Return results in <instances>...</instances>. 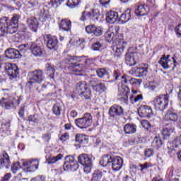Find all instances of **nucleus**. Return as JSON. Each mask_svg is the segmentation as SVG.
<instances>
[{"label": "nucleus", "mask_w": 181, "mask_h": 181, "mask_svg": "<svg viewBox=\"0 0 181 181\" xmlns=\"http://www.w3.org/2000/svg\"><path fill=\"white\" fill-rule=\"evenodd\" d=\"M138 114L143 118H151L153 115V112L151 106L142 105L139 108Z\"/></svg>", "instance_id": "12"}, {"label": "nucleus", "mask_w": 181, "mask_h": 181, "mask_svg": "<svg viewBox=\"0 0 181 181\" xmlns=\"http://www.w3.org/2000/svg\"><path fill=\"white\" fill-rule=\"evenodd\" d=\"M129 88L128 86H121L118 90V100L123 101L124 104H128V95H129Z\"/></svg>", "instance_id": "9"}, {"label": "nucleus", "mask_w": 181, "mask_h": 181, "mask_svg": "<svg viewBox=\"0 0 181 181\" xmlns=\"http://www.w3.org/2000/svg\"><path fill=\"white\" fill-rule=\"evenodd\" d=\"M46 69L49 71V74H54L55 70L50 64H47Z\"/></svg>", "instance_id": "55"}, {"label": "nucleus", "mask_w": 181, "mask_h": 181, "mask_svg": "<svg viewBox=\"0 0 181 181\" xmlns=\"http://www.w3.org/2000/svg\"><path fill=\"white\" fill-rule=\"evenodd\" d=\"M75 124L81 129L88 128L93 124V116L90 113H85L82 117L75 119Z\"/></svg>", "instance_id": "4"}, {"label": "nucleus", "mask_w": 181, "mask_h": 181, "mask_svg": "<svg viewBox=\"0 0 181 181\" xmlns=\"http://www.w3.org/2000/svg\"><path fill=\"white\" fill-rule=\"evenodd\" d=\"M78 162L83 166L93 163V160L87 154H81L78 157Z\"/></svg>", "instance_id": "20"}, {"label": "nucleus", "mask_w": 181, "mask_h": 181, "mask_svg": "<svg viewBox=\"0 0 181 181\" xmlns=\"http://www.w3.org/2000/svg\"><path fill=\"white\" fill-rule=\"evenodd\" d=\"M54 5H57V1L56 0H51L49 2H48V6L49 8H53Z\"/></svg>", "instance_id": "62"}, {"label": "nucleus", "mask_w": 181, "mask_h": 181, "mask_svg": "<svg viewBox=\"0 0 181 181\" xmlns=\"http://www.w3.org/2000/svg\"><path fill=\"white\" fill-rule=\"evenodd\" d=\"M105 39L106 42H111V40H112L114 39V33H112L111 31H107L105 34Z\"/></svg>", "instance_id": "48"}, {"label": "nucleus", "mask_w": 181, "mask_h": 181, "mask_svg": "<svg viewBox=\"0 0 181 181\" xmlns=\"http://www.w3.org/2000/svg\"><path fill=\"white\" fill-rule=\"evenodd\" d=\"M19 19H21V16L17 14H13L11 21L6 22V30L7 33L12 35L16 33L18 28L19 26Z\"/></svg>", "instance_id": "5"}, {"label": "nucleus", "mask_w": 181, "mask_h": 181, "mask_svg": "<svg viewBox=\"0 0 181 181\" xmlns=\"http://www.w3.org/2000/svg\"><path fill=\"white\" fill-rule=\"evenodd\" d=\"M74 156H67L65 157V163L71 164L74 162Z\"/></svg>", "instance_id": "53"}, {"label": "nucleus", "mask_w": 181, "mask_h": 181, "mask_svg": "<svg viewBox=\"0 0 181 181\" xmlns=\"http://www.w3.org/2000/svg\"><path fill=\"white\" fill-rule=\"evenodd\" d=\"M122 83L124 84H141L142 83V79H136L132 78L127 74L122 76Z\"/></svg>", "instance_id": "18"}, {"label": "nucleus", "mask_w": 181, "mask_h": 181, "mask_svg": "<svg viewBox=\"0 0 181 181\" xmlns=\"http://www.w3.org/2000/svg\"><path fill=\"white\" fill-rule=\"evenodd\" d=\"M124 131L125 134H135L136 132V126L135 124H127L124 125Z\"/></svg>", "instance_id": "30"}, {"label": "nucleus", "mask_w": 181, "mask_h": 181, "mask_svg": "<svg viewBox=\"0 0 181 181\" xmlns=\"http://www.w3.org/2000/svg\"><path fill=\"white\" fill-rule=\"evenodd\" d=\"M134 73L136 77H142L148 74V66L145 67H139L134 70Z\"/></svg>", "instance_id": "28"}, {"label": "nucleus", "mask_w": 181, "mask_h": 181, "mask_svg": "<svg viewBox=\"0 0 181 181\" xmlns=\"http://www.w3.org/2000/svg\"><path fill=\"white\" fill-rule=\"evenodd\" d=\"M173 144L175 145V148H177L179 145H181V136H177L173 141Z\"/></svg>", "instance_id": "52"}, {"label": "nucleus", "mask_w": 181, "mask_h": 181, "mask_svg": "<svg viewBox=\"0 0 181 181\" xmlns=\"http://www.w3.org/2000/svg\"><path fill=\"white\" fill-rule=\"evenodd\" d=\"M89 84H90V86H91L93 90H94V87H95V86H97V84H98V80H97L95 78L90 80Z\"/></svg>", "instance_id": "56"}, {"label": "nucleus", "mask_w": 181, "mask_h": 181, "mask_svg": "<svg viewBox=\"0 0 181 181\" xmlns=\"http://www.w3.org/2000/svg\"><path fill=\"white\" fill-rule=\"evenodd\" d=\"M11 160L9 159V156L4 151L3 152V156L0 158V169H9L11 168Z\"/></svg>", "instance_id": "14"}, {"label": "nucleus", "mask_w": 181, "mask_h": 181, "mask_svg": "<svg viewBox=\"0 0 181 181\" xmlns=\"http://www.w3.org/2000/svg\"><path fill=\"white\" fill-rule=\"evenodd\" d=\"M94 91L98 93V94H103L105 91H107V86L105 83H99L95 86H94Z\"/></svg>", "instance_id": "29"}, {"label": "nucleus", "mask_w": 181, "mask_h": 181, "mask_svg": "<svg viewBox=\"0 0 181 181\" xmlns=\"http://www.w3.org/2000/svg\"><path fill=\"white\" fill-rule=\"evenodd\" d=\"M138 54L135 52L127 53L125 54V63L127 66H135L136 64V57Z\"/></svg>", "instance_id": "17"}, {"label": "nucleus", "mask_w": 181, "mask_h": 181, "mask_svg": "<svg viewBox=\"0 0 181 181\" xmlns=\"http://www.w3.org/2000/svg\"><path fill=\"white\" fill-rule=\"evenodd\" d=\"M86 32L91 36H101L103 35V28L97 27L95 25H89L86 27Z\"/></svg>", "instance_id": "10"}, {"label": "nucleus", "mask_w": 181, "mask_h": 181, "mask_svg": "<svg viewBox=\"0 0 181 181\" xmlns=\"http://www.w3.org/2000/svg\"><path fill=\"white\" fill-rule=\"evenodd\" d=\"M63 107V103H57L54 105L52 107L53 114L55 115H60L62 114V107Z\"/></svg>", "instance_id": "35"}, {"label": "nucleus", "mask_w": 181, "mask_h": 181, "mask_svg": "<svg viewBox=\"0 0 181 181\" xmlns=\"http://www.w3.org/2000/svg\"><path fill=\"white\" fill-rule=\"evenodd\" d=\"M149 13V6L148 5H139L135 11L136 16H145Z\"/></svg>", "instance_id": "19"}, {"label": "nucleus", "mask_w": 181, "mask_h": 181, "mask_svg": "<svg viewBox=\"0 0 181 181\" xmlns=\"http://www.w3.org/2000/svg\"><path fill=\"white\" fill-rule=\"evenodd\" d=\"M112 160V156L107 154L102 157V159L100 160V165H102V166H109L110 168Z\"/></svg>", "instance_id": "26"}, {"label": "nucleus", "mask_w": 181, "mask_h": 181, "mask_svg": "<svg viewBox=\"0 0 181 181\" xmlns=\"http://www.w3.org/2000/svg\"><path fill=\"white\" fill-rule=\"evenodd\" d=\"M155 110L163 111L169 105V95L163 94L156 97L153 101Z\"/></svg>", "instance_id": "2"}, {"label": "nucleus", "mask_w": 181, "mask_h": 181, "mask_svg": "<svg viewBox=\"0 0 181 181\" xmlns=\"http://www.w3.org/2000/svg\"><path fill=\"white\" fill-rule=\"evenodd\" d=\"M170 62V60L166 59V58H165V55H163V57L160 58L158 63H159V64H160V66H162V67L163 69H169V67H170L169 62Z\"/></svg>", "instance_id": "41"}, {"label": "nucleus", "mask_w": 181, "mask_h": 181, "mask_svg": "<svg viewBox=\"0 0 181 181\" xmlns=\"http://www.w3.org/2000/svg\"><path fill=\"white\" fill-rule=\"evenodd\" d=\"M28 24L33 32H36V30H37V26H39V21H37V18L31 17L28 20Z\"/></svg>", "instance_id": "23"}, {"label": "nucleus", "mask_w": 181, "mask_h": 181, "mask_svg": "<svg viewBox=\"0 0 181 181\" xmlns=\"http://www.w3.org/2000/svg\"><path fill=\"white\" fill-rule=\"evenodd\" d=\"M30 81L28 84H35V83H40L45 80V76L42 70H35L29 73Z\"/></svg>", "instance_id": "6"}, {"label": "nucleus", "mask_w": 181, "mask_h": 181, "mask_svg": "<svg viewBox=\"0 0 181 181\" xmlns=\"http://www.w3.org/2000/svg\"><path fill=\"white\" fill-rule=\"evenodd\" d=\"M86 16L90 18V19H93L94 21H98V18L100 16V12L97 10H92L91 12H88L86 13Z\"/></svg>", "instance_id": "38"}, {"label": "nucleus", "mask_w": 181, "mask_h": 181, "mask_svg": "<svg viewBox=\"0 0 181 181\" xmlns=\"http://www.w3.org/2000/svg\"><path fill=\"white\" fill-rule=\"evenodd\" d=\"M18 115L21 117V118H23V116L25 115V105H21L18 112Z\"/></svg>", "instance_id": "59"}, {"label": "nucleus", "mask_w": 181, "mask_h": 181, "mask_svg": "<svg viewBox=\"0 0 181 181\" xmlns=\"http://www.w3.org/2000/svg\"><path fill=\"white\" fill-rule=\"evenodd\" d=\"M108 114L110 117L115 118V117H121L124 115V108H122L119 105H113L109 109Z\"/></svg>", "instance_id": "11"}, {"label": "nucleus", "mask_w": 181, "mask_h": 181, "mask_svg": "<svg viewBox=\"0 0 181 181\" xmlns=\"http://www.w3.org/2000/svg\"><path fill=\"white\" fill-rule=\"evenodd\" d=\"M80 0H68L66 3L67 6L71 9L76 8L78 5H80Z\"/></svg>", "instance_id": "42"}, {"label": "nucleus", "mask_w": 181, "mask_h": 181, "mask_svg": "<svg viewBox=\"0 0 181 181\" xmlns=\"http://www.w3.org/2000/svg\"><path fill=\"white\" fill-rule=\"evenodd\" d=\"M31 52L34 56H45L46 52L42 50L39 46H35L32 48Z\"/></svg>", "instance_id": "32"}, {"label": "nucleus", "mask_w": 181, "mask_h": 181, "mask_svg": "<svg viewBox=\"0 0 181 181\" xmlns=\"http://www.w3.org/2000/svg\"><path fill=\"white\" fill-rule=\"evenodd\" d=\"M59 29L64 32H70L71 30V21L67 19H62L59 24Z\"/></svg>", "instance_id": "21"}, {"label": "nucleus", "mask_w": 181, "mask_h": 181, "mask_svg": "<svg viewBox=\"0 0 181 181\" xmlns=\"http://www.w3.org/2000/svg\"><path fill=\"white\" fill-rule=\"evenodd\" d=\"M97 75L100 78H110V73L105 69H99L96 71Z\"/></svg>", "instance_id": "31"}, {"label": "nucleus", "mask_w": 181, "mask_h": 181, "mask_svg": "<svg viewBox=\"0 0 181 181\" xmlns=\"http://www.w3.org/2000/svg\"><path fill=\"white\" fill-rule=\"evenodd\" d=\"M15 94L12 93L11 90H6L4 92V96L0 100V105L5 110H11L15 104Z\"/></svg>", "instance_id": "3"}, {"label": "nucleus", "mask_w": 181, "mask_h": 181, "mask_svg": "<svg viewBox=\"0 0 181 181\" xmlns=\"http://www.w3.org/2000/svg\"><path fill=\"white\" fill-rule=\"evenodd\" d=\"M177 36L181 37V24H178L175 29Z\"/></svg>", "instance_id": "54"}, {"label": "nucleus", "mask_w": 181, "mask_h": 181, "mask_svg": "<svg viewBox=\"0 0 181 181\" xmlns=\"http://www.w3.org/2000/svg\"><path fill=\"white\" fill-rule=\"evenodd\" d=\"M129 19H131V10H127L122 13L120 17H119V22H121L122 23H127Z\"/></svg>", "instance_id": "24"}, {"label": "nucleus", "mask_w": 181, "mask_h": 181, "mask_svg": "<svg viewBox=\"0 0 181 181\" xmlns=\"http://www.w3.org/2000/svg\"><path fill=\"white\" fill-rule=\"evenodd\" d=\"M41 90L42 91H54V90H56V85L47 83L42 85Z\"/></svg>", "instance_id": "39"}, {"label": "nucleus", "mask_w": 181, "mask_h": 181, "mask_svg": "<svg viewBox=\"0 0 181 181\" xmlns=\"http://www.w3.org/2000/svg\"><path fill=\"white\" fill-rule=\"evenodd\" d=\"M11 177H12V174L7 173L1 178V181H9L11 180Z\"/></svg>", "instance_id": "58"}, {"label": "nucleus", "mask_w": 181, "mask_h": 181, "mask_svg": "<svg viewBox=\"0 0 181 181\" xmlns=\"http://www.w3.org/2000/svg\"><path fill=\"white\" fill-rule=\"evenodd\" d=\"M178 116L177 113L173 110V109H170L167 110L165 116V121H170V124H166L163 126L162 130V135L163 136V139H169V136L175 132V123L177 121Z\"/></svg>", "instance_id": "1"}, {"label": "nucleus", "mask_w": 181, "mask_h": 181, "mask_svg": "<svg viewBox=\"0 0 181 181\" xmlns=\"http://www.w3.org/2000/svg\"><path fill=\"white\" fill-rule=\"evenodd\" d=\"M112 49L115 52V56H121V53L124 52V47L112 46Z\"/></svg>", "instance_id": "44"}, {"label": "nucleus", "mask_w": 181, "mask_h": 181, "mask_svg": "<svg viewBox=\"0 0 181 181\" xmlns=\"http://www.w3.org/2000/svg\"><path fill=\"white\" fill-rule=\"evenodd\" d=\"M75 141L81 145H87L88 144V136L83 134H77L75 136Z\"/></svg>", "instance_id": "22"}, {"label": "nucleus", "mask_w": 181, "mask_h": 181, "mask_svg": "<svg viewBox=\"0 0 181 181\" xmlns=\"http://www.w3.org/2000/svg\"><path fill=\"white\" fill-rule=\"evenodd\" d=\"M6 56L8 59H19L22 56V50L19 51L13 48H10L6 51Z\"/></svg>", "instance_id": "15"}, {"label": "nucleus", "mask_w": 181, "mask_h": 181, "mask_svg": "<svg viewBox=\"0 0 181 181\" xmlns=\"http://www.w3.org/2000/svg\"><path fill=\"white\" fill-rule=\"evenodd\" d=\"M123 160L121 157H112L110 163V168H112V170L117 172L122 168Z\"/></svg>", "instance_id": "13"}, {"label": "nucleus", "mask_w": 181, "mask_h": 181, "mask_svg": "<svg viewBox=\"0 0 181 181\" xmlns=\"http://www.w3.org/2000/svg\"><path fill=\"white\" fill-rule=\"evenodd\" d=\"M45 43H46V40L45 39V37H39V39H37L36 42H34L32 44V46H43Z\"/></svg>", "instance_id": "46"}, {"label": "nucleus", "mask_w": 181, "mask_h": 181, "mask_svg": "<svg viewBox=\"0 0 181 181\" xmlns=\"http://www.w3.org/2000/svg\"><path fill=\"white\" fill-rule=\"evenodd\" d=\"M141 124L143 128H144L147 131H149V129H151V123H149L148 120H142Z\"/></svg>", "instance_id": "49"}, {"label": "nucleus", "mask_w": 181, "mask_h": 181, "mask_svg": "<svg viewBox=\"0 0 181 181\" xmlns=\"http://www.w3.org/2000/svg\"><path fill=\"white\" fill-rule=\"evenodd\" d=\"M110 1L111 0H99L100 4L103 6L108 5Z\"/></svg>", "instance_id": "64"}, {"label": "nucleus", "mask_w": 181, "mask_h": 181, "mask_svg": "<svg viewBox=\"0 0 181 181\" xmlns=\"http://www.w3.org/2000/svg\"><path fill=\"white\" fill-rule=\"evenodd\" d=\"M8 33L6 31V25L5 23L0 22V37L5 36Z\"/></svg>", "instance_id": "47"}, {"label": "nucleus", "mask_w": 181, "mask_h": 181, "mask_svg": "<svg viewBox=\"0 0 181 181\" xmlns=\"http://www.w3.org/2000/svg\"><path fill=\"white\" fill-rule=\"evenodd\" d=\"M106 21L107 23H115V22H119V16L117 12L110 11L107 13Z\"/></svg>", "instance_id": "16"}, {"label": "nucleus", "mask_w": 181, "mask_h": 181, "mask_svg": "<svg viewBox=\"0 0 181 181\" xmlns=\"http://www.w3.org/2000/svg\"><path fill=\"white\" fill-rule=\"evenodd\" d=\"M80 59L81 58L78 57L69 56L66 59V62L68 64H71V67H77L78 66H80V64H77V62H80Z\"/></svg>", "instance_id": "25"}, {"label": "nucleus", "mask_w": 181, "mask_h": 181, "mask_svg": "<svg viewBox=\"0 0 181 181\" xmlns=\"http://www.w3.org/2000/svg\"><path fill=\"white\" fill-rule=\"evenodd\" d=\"M47 46H57V43L59 40H57V38L56 37H52L49 38V35H47Z\"/></svg>", "instance_id": "45"}, {"label": "nucleus", "mask_w": 181, "mask_h": 181, "mask_svg": "<svg viewBox=\"0 0 181 181\" xmlns=\"http://www.w3.org/2000/svg\"><path fill=\"white\" fill-rule=\"evenodd\" d=\"M11 170L13 173H18V172H20L18 175V177H21L23 169H22V167L21 166V163H19V162H16L14 164H13L11 167Z\"/></svg>", "instance_id": "27"}, {"label": "nucleus", "mask_w": 181, "mask_h": 181, "mask_svg": "<svg viewBox=\"0 0 181 181\" xmlns=\"http://www.w3.org/2000/svg\"><path fill=\"white\" fill-rule=\"evenodd\" d=\"M63 158V155L62 153L58 154L56 156H51L47 159L49 164L56 163L57 160H60V159Z\"/></svg>", "instance_id": "37"}, {"label": "nucleus", "mask_w": 181, "mask_h": 181, "mask_svg": "<svg viewBox=\"0 0 181 181\" xmlns=\"http://www.w3.org/2000/svg\"><path fill=\"white\" fill-rule=\"evenodd\" d=\"M69 138V133H65L64 135H62L60 137L61 141H63L64 142L65 141H67V139Z\"/></svg>", "instance_id": "63"}, {"label": "nucleus", "mask_w": 181, "mask_h": 181, "mask_svg": "<svg viewBox=\"0 0 181 181\" xmlns=\"http://www.w3.org/2000/svg\"><path fill=\"white\" fill-rule=\"evenodd\" d=\"M101 179H103V172L96 170L93 173L91 181H100Z\"/></svg>", "instance_id": "40"}, {"label": "nucleus", "mask_w": 181, "mask_h": 181, "mask_svg": "<svg viewBox=\"0 0 181 181\" xmlns=\"http://www.w3.org/2000/svg\"><path fill=\"white\" fill-rule=\"evenodd\" d=\"M153 165L149 162L144 163V164H139V170L141 172V173H146V170L149 169V168H152Z\"/></svg>", "instance_id": "33"}, {"label": "nucleus", "mask_w": 181, "mask_h": 181, "mask_svg": "<svg viewBox=\"0 0 181 181\" xmlns=\"http://www.w3.org/2000/svg\"><path fill=\"white\" fill-rule=\"evenodd\" d=\"M88 87V85L86 83V81H79L76 83V91L81 93L83 90H86Z\"/></svg>", "instance_id": "36"}, {"label": "nucleus", "mask_w": 181, "mask_h": 181, "mask_svg": "<svg viewBox=\"0 0 181 181\" xmlns=\"http://www.w3.org/2000/svg\"><path fill=\"white\" fill-rule=\"evenodd\" d=\"M31 181H45V177L43 175H39L33 178Z\"/></svg>", "instance_id": "60"}, {"label": "nucleus", "mask_w": 181, "mask_h": 181, "mask_svg": "<svg viewBox=\"0 0 181 181\" xmlns=\"http://www.w3.org/2000/svg\"><path fill=\"white\" fill-rule=\"evenodd\" d=\"M79 96L84 97L86 100H90V98H91V90H90V88L88 86L86 89H83V90L79 93Z\"/></svg>", "instance_id": "34"}, {"label": "nucleus", "mask_w": 181, "mask_h": 181, "mask_svg": "<svg viewBox=\"0 0 181 181\" xmlns=\"http://www.w3.org/2000/svg\"><path fill=\"white\" fill-rule=\"evenodd\" d=\"M162 139L158 136H156L153 140V146H156L157 148H160L163 145Z\"/></svg>", "instance_id": "43"}, {"label": "nucleus", "mask_w": 181, "mask_h": 181, "mask_svg": "<svg viewBox=\"0 0 181 181\" xmlns=\"http://www.w3.org/2000/svg\"><path fill=\"white\" fill-rule=\"evenodd\" d=\"M4 68L6 73L9 76L10 80H13V78H16V77H18V74H19V69L16 64L6 63Z\"/></svg>", "instance_id": "7"}, {"label": "nucleus", "mask_w": 181, "mask_h": 181, "mask_svg": "<svg viewBox=\"0 0 181 181\" xmlns=\"http://www.w3.org/2000/svg\"><path fill=\"white\" fill-rule=\"evenodd\" d=\"M83 171L86 175L91 173V168L93 167V163L90 164H86L84 165Z\"/></svg>", "instance_id": "50"}, {"label": "nucleus", "mask_w": 181, "mask_h": 181, "mask_svg": "<svg viewBox=\"0 0 181 181\" xmlns=\"http://www.w3.org/2000/svg\"><path fill=\"white\" fill-rule=\"evenodd\" d=\"M39 159L27 160L23 162V165L27 169L25 172H35L39 168Z\"/></svg>", "instance_id": "8"}, {"label": "nucleus", "mask_w": 181, "mask_h": 181, "mask_svg": "<svg viewBox=\"0 0 181 181\" xmlns=\"http://www.w3.org/2000/svg\"><path fill=\"white\" fill-rule=\"evenodd\" d=\"M63 168L64 170L65 171L70 170V169H71V164L65 162L64 163Z\"/></svg>", "instance_id": "61"}, {"label": "nucleus", "mask_w": 181, "mask_h": 181, "mask_svg": "<svg viewBox=\"0 0 181 181\" xmlns=\"http://www.w3.org/2000/svg\"><path fill=\"white\" fill-rule=\"evenodd\" d=\"M113 77L115 78V80H118V78L121 77V71H119L118 69L115 70L113 73Z\"/></svg>", "instance_id": "57"}, {"label": "nucleus", "mask_w": 181, "mask_h": 181, "mask_svg": "<svg viewBox=\"0 0 181 181\" xmlns=\"http://www.w3.org/2000/svg\"><path fill=\"white\" fill-rule=\"evenodd\" d=\"M144 155L146 158H151V156H153V150L152 148H147L144 151Z\"/></svg>", "instance_id": "51"}]
</instances>
